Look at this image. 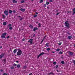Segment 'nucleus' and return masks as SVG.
<instances>
[{"instance_id": "1", "label": "nucleus", "mask_w": 75, "mask_h": 75, "mask_svg": "<svg viewBox=\"0 0 75 75\" xmlns=\"http://www.w3.org/2000/svg\"><path fill=\"white\" fill-rule=\"evenodd\" d=\"M65 26L68 29L70 28V27H69V24L68 23V21H67L65 22L64 23Z\"/></svg>"}, {"instance_id": "39", "label": "nucleus", "mask_w": 75, "mask_h": 75, "mask_svg": "<svg viewBox=\"0 0 75 75\" xmlns=\"http://www.w3.org/2000/svg\"><path fill=\"white\" fill-rule=\"evenodd\" d=\"M9 30H12V29H13V27H10L9 28Z\"/></svg>"}, {"instance_id": "61", "label": "nucleus", "mask_w": 75, "mask_h": 75, "mask_svg": "<svg viewBox=\"0 0 75 75\" xmlns=\"http://www.w3.org/2000/svg\"><path fill=\"white\" fill-rule=\"evenodd\" d=\"M57 72H59V71L58 70H57Z\"/></svg>"}, {"instance_id": "34", "label": "nucleus", "mask_w": 75, "mask_h": 75, "mask_svg": "<svg viewBox=\"0 0 75 75\" xmlns=\"http://www.w3.org/2000/svg\"><path fill=\"white\" fill-rule=\"evenodd\" d=\"M67 34H68V35H71V33H68V32H66Z\"/></svg>"}, {"instance_id": "29", "label": "nucleus", "mask_w": 75, "mask_h": 75, "mask_svg": "<svg viewBox=\"0 0 75 75\" xmlns=\"http://www.w3.org/2000/svg\"><path fill=\"white\" fill-rule=\"evenodd\" d=\"M17 65V64H16L15 63L13 65V66H14V67H16Z\"/></svg>"}, {"instance_id": "60", "label": "nucleus", "mask_w": 75, "mask_h": 75, "mask_svg": "<svg viewBox=\"0 0 75 75\" xmlns=\"http://www.w3.org/2000/svg\"><path fill=\"white\" fill-rule=\"evenodd\" d=\"M35 34L34 35H33V37H35Z\"/></svg>"}, {"instance_id": "46", "label": "nucleus", "mask_w": 75, "mask_h": 75, "mask_svg": "<svg viewBox=\"0 0 75 75\" xmlns=\"http://www.w3.org/2000/svg\"><path fill=\"white\" fill-rule=\"evenodd\" d=\"M12 12H13V13H15L16 12V11L15 10H13V11H12Z\"/></svg>"}, {"instance_id": "40", "label": "nucleus", "mask_w": 75, "mask_h": 75, "mask_svg": "<svg viewBox=\"0 0 75 75\" xmlns=\"http://www.w3.org/2000/svg\"><path fill=\"white\" fill-rule=\"evenodd\" d=\"M24 1L23 0L21 1V3H24Z\"/></svg>"}, {"instance_id": "6", "label": "nucleus", "mask_w": 75, "mask_h": 75, "mask_svg": "<svg viewBox=\"0 0 75 75\" xmlns=\"http://www.w3.org/2000/svg\"><path fill=\"white\" fill-rule=\"evenodd\" d=\"M4 13L6 15V16H8V11H4Z\"/></svg>"}, {"instance_id": "58", "label": "nucleus", "mask_w": 75, "mask_h": 75, "mask_svg": "<svg viewBox=\"0 0 75 75\" xmlns=\"http://www.w3.org/2000/svg\"><path fill=\"white\" fill-rule=\"evenodd\" d=\"M47 8H48V9H49V7L48 6H47Z\"/></svg>"}, {"instance_id": "17", "label": "nucleus", "mask_w": 75, "mask_h": 75, "mask_svg": "<svg viewBox=\"0 0 75 75\" xmlns=\"http://www.w3.org/2000/svg\"><path fill=\"white\" fill-rule=\"evenodd\" d=\"M44 1V0H41L40 1V3H43Z\"/></svg>"}, {"instance_id": "3", "label": "nucleus", "mask_w": 75, "mask_h": 75, "mask_svg": "<svg viewBox=\"0 0 75 75\" xmlns=\"http://www.w3.org/2000/svg\"><path fill=\"white\" fill-rule=\"evenodd\" d=\"M6 33H3L2 35H1V37L2 38H6V37L5 36L6 35Z\"/></svg>"}, {"instance_id": "50", "label": "nucleus", "mask_w": 75, "mask_h": 75, "mask_svg": "<svg viewBox=\"0 0 75 75\" xmlns=\"http://www.w3.org/2000/svg\"><path fill=\"white\" fill-rule=\"evenodd\" d=\"M22 40L23 41H25V39L24 38Z\"/></svg>"}, {"instance_id": "45", "label": "nucleus", "mask_w": 75, "mask_h": 75, "mask_svg": "<svg viewBox=\"0 0 75 75\" xmlns=\"http://www.w3.org/2000/svg\"><path fill=\"white\" fill-rule=\"evenodd\" d=\"M58 65H57L55 67L56 68H58Z\"/></svg>"}, {"instance_id": "33", "label": "nucleus", "mask_w": 75, "mask_h": 75, "mask_svg": "<svg viewBox=\"0 0 75 75\" xmlns=\"http://www.w3.org/2000/svg\"><path fill=\"white\" fill-rule=\"evenodd\" d=\"M59 54H62V52L60 51L59 52Z\"/></svg>"}, {"instance_id": "24", "label": "nucleus", "mask_w": 75, "mask_h": 75, "mask_svg": "<svg viewBox=\"0 0 75 75\" xmlns=\"http://www.w3.org/2000/svg\"><path fill=\"white\" fill-rule=\"evenodd\" d=\"M3 61H4V63H6V59H4L3 60Z\"/></svg>"}, {"instance_id": "14", "label": "nucleus", "mask_w": 75, "mask_h": 75, "mask_svg": "<svg viewBox=\"0 0 75 75\" xmlns=\"http://www.w3.org/2000/svg\"><path fill=\"white\" fill-rule=\"evenodd\" d=\"M7 24V23H6V22H4L3 23V25H6Z\"/></svg>"}, {"instance_id": "5", "label": "nucleus", "mask_w": 75, "mask_h": 75, "mask_svg": "<svg viewBox=\"0 0 75 75\" xmlns=\"http://www.w3.org/2000/svg\"><path fill=\"white\" fill-rule=\"evenodd\" d=\"M68 54L70 56H72V55L74 54V53H73V52L70 51L69 52Z\"/></svg>"}, {"instance_id": "2", "label": "nucleus", "mask_w": 75, "mask_h": 75, "mask_svg": "<svg viewBox=\"0 0 75 75\" xmlns=\"http://www.w3.org/2000/svg\"><path fill=\"white\" fill-rule=\"evenodd\" d=\"M17 50H18V52L17 53V55H18V56L21 55L22 54V51L21 50L20 48L18 49Z\"/></svg>"}, {"instance_id": "28", "label": "nucleus", "mask_w": 75, "mask_h": 75, "mask_svg": "<svg viewBox=\"0 0 75 75\" xmlns=\"http://www.w3.org/2000/svg\"><path fill=\"white\" fill-rule=\"evenodd\" d=\"M53 64L54 65H55L56 64H57V63L56 62H53Z\"/></svg>"}, {"instance_id": "8", "label": "nucleus", "mask_w": 75, "mask_h": 75, "mask_svg": "<svg viewBox=\"0 0 75 75\" xmlns=\"http://www.w3.org/2000/svg\"><path fill=\"white\" fill-rule=\"evenodd\" d=\"M4 54L3 53L2 54L0 55V58H2L4 57Z\"/></svg>"}, {"instance_id": "12", "label": "nucleus", "mask_w": 75, "mask_h": 75, "mask_svg": "<svg viewBox=\"0 0 75 75\" xmlns=\"http://www.w3.org/2000/svg\"><path fill=\"white\" fill-rule=\"evenodd\" d=\"M17 49H15L14 51H13V53H14V54H16V52H17Z\"/></svg>"}, {"instance_id": "20", "label": "nucleus", "mask_w": 75, "mask_h": 75, "mask_svg": "<svg viewBox=\"0 0 75 75\" xmlns=\"http://www.w3.org/2000/svg\"><path fill=\"white\" fill-rule=\"evenodd\" d=\"M17 68H19L20 67V65L18 64L17 65Z\"/></svg>"}, {"instance_id": "38", "label": "nucleus", "mask_w": 75, "mask_h": 75, "mask_svg": "<svg viewBox=\"0 0 75 75\" xmlns=\"http://www.w3.org/2000/svg\"><path fill=\"white\" fill-rule=\"evenodd\" d=\"M3 75H8V74L7 73H5L3 74Z\"/></svg>"}, {"instance_id": "25", "label": "nucleus", "mask_w": 75, "mask_h": 75, "mask_svg": "<svg viewBox=\"0 0 75 75\" xmlns=\"http://www.w3.org/2000/svg\"><path fill=\"white\" fill-rule=\"evenodd\" d=\"M73 63L74 65H75V60H73Z\"/></svg>"}, {"instance_id": "23", "label": "nucleus", "mask_w": 75, "mask_h": 75, "mask_svg": "<svg viewBox=\"0 0 75 75\" xmlns=\"http://www.w3.org/2000/svg\"><path fill=\"white\" fill-rule=\"evenodd\" d=\"M48 45H49V43H47L45 44V45L46 46V47H48Z\"/></svg>"}, {"instance_id": "47", "label": "nucleus", "mask_w": 75, "mask_h": 75, "mask_svg": "<svg viewBox=\"0 0 75 75\" xmlns=\"http://www.w3.org/2000/svg\"><path fill=\"white\" fill-rule=\"evenodd\" d=\"M59 13H60L59 12L57 13L56 14V16H58V14H59Z\"/></svg>"}, {"instance_id": "53", "label": "nucleus", "mask_w": 75, "mask_h": 75, "mask_svg": "<svg viewBox=\"0 0 75 75\" xmlns=\"http://www.w3.org/2000/svg\"><path fill=\"white\" fill-rule=\"evenodd\" d=\"M10 38V37L9 36H8L7 38Z\"/></svg>"}, {"instance_id": "10", "label": "nucleus", "mask_w": 75, "mask_h": 75, "mask_svg": "<svg viewBox=\"0 0 75 75\" xmlns=\"http://www.w3.org/2000/svg\"><path fill=\"white\" fill-rule=\"evenodd\" d=\"M73 13L72 14V15H74L75 14V7L74 8V9H73Z\"/></svg>"}, {"instance_id": "7", "label": "nucleus", "mask_w": 75, "mask_h": 75, "mask_svg": "<svg viewBox=\"0 0 75 75\" xmlns=\"http://www.w3.org/2000/svg\"><path fill=\"white\" fill-rule=\"evenodd\" d=\"M33 39H30L29 40V42H30V43L31 44H32L33 42Z\"/></svg>"}, {"instance_id": "26", "label": "nucleus", "mask_w": 75, "mask_h": 75, "mask_svg": "<svg viewBox=\"0 0 75 75\" xmlns=\"http://www.w3.org/2000/svg\"><path fill=\"white\" fill-rule=\"evenodd\" d=\"M50 48H47V51H50Z\"/></svg>"}, {"instance_id": "43", "label": "nucleus", "mask_w": 75, "mask_h": 75, "mask_svg": "<svg viewBox=\"0 0 75 75\" xmlns=\"http://www.w3.org/2000/svg\"><path fill=\"white\" fill-rule=\"evenodd\" d=\"M24 69H25L26 68H27V66H25L24 67Z\"/></svg>"}, {"instance_id": "44", "label": "nucleus", "mask_w": 75, "mask_h": 75, "mask_svg": "<svg viewBox=\"0 0 75 75\" xmlns=\"http://www.w3.org/2000/svg\"><path fill=\"white\" fill-rule=\"evenodd\" d=\"M44 7H46V4H45L44 5Z\"/></svg>"}, {"instance_id": "52", "label": "nucleus", "mask_w": 75, "mask_h": 75, "mask_svg": "<svg viewBox=\"0 0 75 75\" xmlns=\"http://www.w3.org/2000/svg\"><path fill=\"white\" fill-rule=\"evenodd\" d=\"M19 61H16V62H17V63H18V62H19Z\"/></svg>"}, {"instance_id": "48", "label": "nucleus", "mask_w": 75, "mask_h": 75, "mask_svg": "<svg viewBox=\"0 0 75 75\" xmlns=\"http://www.w3.org/2000/svg\"><path fill=\"white\" fill-rule=\"evenodd\" d=\"M44 39H43L41 41V42H42L43 41H44Z\"/></svg>"}, {"instance_id": "22", "label": "nucleus", "mask_w": 75, "mask_h": 75, "mask_svg": "<svg viewBox=\"0 0 75 75\" xmlns=\"http://www.w3.org/2000/svg\"><path fill=\"white\" fill-rule=\"evenodd\" d=\"M11 24H9L8 25L7 27H11Z\"/></svg>"}, {"instance_id": "27", "label": "nucleus", "mask_w": 75, "mask_h": 75, "mask_svg": "<svg viewBox=\"0 0 75 75\" xmlns=\"http://www.w3.org/2000/svg\"><path fill=\"white\" fill-rule=\"evenodd\" d=\"M60 50V49H57V50H56V51H59Z\"/></svg>"}, {"instance_id": "32", "label": "nucleus", "mask_w": 75, "mask_h": 75, "mask_svg": "<svg viewBox=\"0 0 75 75\" xmlns=\"http://www.w3.org/2000/svg\"><path fill=\"white\" fill-rule=\"evenodd\" d=\"M38 16V15H35L34 16V17L35 18V17H37V16Z\"/></svg>"}, {"instance_id": "13", "label": "nucleus", "mask_w": 75, "mask_h": 75, "mask_svg": "<svg viewBox=\"0 0 75 75\" xmlns=\"http://www.w3.org/2000/svg\"><path fill=\"white\" fill-rule=\"evenodd\" d=\"M29 27H30L31 29L32 30V29H33V26L32 25H29Z\"/></svg>"}, {"instance_id": "37", "label": "nucleus", "mask_w": 75, "mask_h": 75, "mask_svg": "<svg viewBox=\"0 0 75 75\" xmlns=\"http://www.w3.org/2000/svg\"><path fill=\"white\" fill-rule=\"evenodd\" d=\"M2 16L3 17V18L4 19L5 18V16H4V15H3Z\"/></svg>"}, {"instance_id": "30", "label": "nucleus", "mask_w": 75, "mask_h": 75, "mask_svg": "<svg viewBox=\"0 0 75 75\" xmlns=\"http://www.w3.org/2000/svg\"><path fill=\"white\" fill-rule=\"evenodd\" d=\"M38 25H39V27H41V23H39L38 24Z\"/></svg>"}, {"instance_id": "9", "label": "nucleus", "mask_w": 75, "mask_h": 75, "mask_svg": "<svg viewBox=\"0 0 75 75\" xmlns=\"http://www.w3.org/2000/svg\"><path fill=\"white\" fill-rule=\"evenodd\" d=\"M38 30V28L37 27H35L33 28V31H35V30Z\"/></svg>"}, {"instance_id": "51", "label": "nucleus", "mask_w": 75, "mask_h": 75, "mask_svg": "<svg viewBox=\"0 0 75 75\" xmlns=\"http://www.w3.org/2000/svg\"><path fill=\"white\" fill-rule=\"evenodd\" d=\"M45 37H46V36H45L44 37V38H43V39H44H44H45Z\"/></svg>"}, {"instance_id": "59", "label": "nucleus", "mask_w": 75, "mask_h": 75, "mask_svg": "<svg viewBox=\"0 0 75 75\" xmlns=\"http://www.w3.org/2000/svg\"><path fill=\"white\" fill-rule=\"evenodd\" d=\"M0 48H2V46H0Z\"/></svg>"}, {"instance_id": "21", "label": "nucleus", "mask_w": 75, "mask_h": 75, "mask_svg": "<svg viewBox=\"0 0 75 75\" xmlns=\"http://www.w3.org/2000/svg\"><path fill=\"white\" fill-rule=\"evenodd\" d=\"M9 13L10 14H11V13H12V11L11 10H9Z\"/></svg>"}, {"instance_id": "54", "label": "nucleus", "mask_w": 75, "mask_h": 75, "mask_svg": "<svg viewBox=\"0 0 75 75\" xmlns=\"http://www.w3.org/2000/svg\"><path fill=\"white\" fill-rule=\"evenodd\" d=\"M52 52L53 54H54V53H55V52Z\"/></svg>"}, {"instance_id": "62", "label": "nucleus", "mask_w": 75, "mask_h": 75, "mask_svg": "<svg viewBox=\"0 0 75 75\" xmlns=\"http://www.w3.org/2000/svg\"><path fill=\"white\" fill-rule=\"evenodd\" d=\"M36 23H38V22H37Z\"/></svg>"}, {"instance_id": "63", "label": "nucleus", "mask_w": 75, "mask_h": 75, "mask_svg": "<svg viewBox=\"0 0 75 75\" xmlns=\"http://www.w3.org/2000/svg\"><path fill=\"white\" fill-rule=\"evenodd\" d=\"M14 38L15 39L16 38V37H14Z\"/></svg>"}, {"instance_id": "31", "label": "nucleus", "mask_w": 75, "mask_h": 75, "mask_svg": "<svg viewBox=\"0 0 75 75\" xmlns=\"http://www.w3.org/2000/svg\"><path fill=\"white\" fill-rule=\"evenodd\" d=\"M14 68V67H12L11 68V69H13Z\"/></svg>"}, {"instance_id": "19", "label": "nucleus", "mask_w": 75, "mask_h": 75, "mask_svg": "<svg viewBox=\"0 0 75 75\" xmlns=\"http://www.w3.org/2000/svg\"><path fill=\"white\" fill-rule=\"evenodd\" d=\"M61 64H65V62H64V61H62L61 62Z\"/></svg>"}, {"instance_id": "18", "label": "nucleus", "mask_w": 75, "mask_h": 75, "mask_svg": "<svg viewBox=\"0 0 75 75\" xmlns=\"http://www.w3.org/2000/svg\"><path fill=\"white\" fill-rule=\"evenodd\" d=\"M13 3H17V1H16L13 0Z\"/></svg>"}, {"instance_id": "16", "label": "nucleus", "mask_w": 75, "mask_h": 75, "mask_svg": "<svg viewBox=\"0 0 75 75\" xmlns=\"http://www.w3.org/2000/svg\"><path fill=\"white\" fill-rule=\"evenodd\" d=\"M68 38L69 39H71L72 38V36H68Z\"/></svg>"}, {"instance_id": "42", "label": "nucleus", "mask_w": 75, "mask_h": 75, "mask_svg": "<svg viewBox=\"0 0 75 75\" xmlns=\"http://www.w3.org/2000/svg\"><path fill=\"white\" fill-rule=\"evenodd\" d=\"M49 2L50 3H51V2H52V0H50L49 1Z\"/></svg>"}, {"instance_id": "11", "label": "nucleus", "mask_w": 75, "mask_h": 75, "mask_svg": "<svg viewBox=\"0 0 75 75\" xmlns=\"http://www.w3.org/2000/svg\"><path fill=\"white\" fill-rule=\"evenodd\" d=\"M20 10L21 11H23V12L25 11V9H23V8H21L20 9Z\"/></svg>"}, {"instance_id": "49", "label": "nucleus", "mask_w": 75, "mask_h": 75, "mask_svg": "<svg viewBox=\"0 0 75 75\" xmlns=\"http://www.w3.org/2000/svg\"><path fill=\"white\" fill-rule=\"evenodd\" d=\"M23 19L22 18H21L20 19V21H21V20H23Z\"/></svg>"}, {"instance_id": "35", "label": "nucleus", "mask_w": 75, "mask_h": 75, "mask_svg": "<svg viewBox=\"0 0 75 75\" xmlns=\"http://www.w3.org/2000/svg\"><path fill=\"white\" fill-rule=\"evenodd\" d=\"M61 44H62V42H59V44H58L59 45H61Z\"/></svg>"}, {"instance_id": "15", "label": "nucleus", "mask_w": 75, "mask_h": 75, "mask_svg": "<svg viewBox=\"0 0 75 75\" xmlns=\"http://www.w3.org/2000/svg\"><path fill=\"white\" fill-rule=\"evenodd\" d=\"M49 75H51V74H52L53 75H54V73L51 72L50 73H48Z\"/></svg>"}, {"instance_id": "56", "label": "nucleus", "mask_w": 75, "mask_h": 75, "mask_svg": "<svg viewBox=\"0 0 75 75\" xmlns=\"http://www.w3.org/2000/svg\"><path fill=\"white\" fill-rule=\"evenodd\" d=\"M56 12H58V10H57L56 11Z\"/></svg>"}, {"instance_id": "36", "label": "nucleus", "mask_w": 75, "mask_h": 75, "mask_svg": "<svg viewBox=\"0 0 75 75\" xmlns=\"http://www.w3.org/2000/svg\"><path fill=\"white\" fill-rule=\"evenodd\" d=\"M50 4V3H49V2H47V1L46 2L47 5H48V4Z\"/></svg>"}, {"instance_id": "55", "label": "nucleus", "mask_w": 75, "mask_h": 75, "mask_svg": "<svg viewBox=\"0 0 75 75\" xmlns=\"http://www.w3.org/2000/svg\"><path fill=\"white\" fill-rule=\"evenodd\" d=\"M35 14H38V12H36Z\"/></svg>"}, {"instance_id": "64", "label": "nucleus", "mask_w": 75, "mask_h": 75, "mask_svg": "<svg viewBox=\"0 0 75 75\" xmlns=\"http://www.w3.org/2000/svg\"><path fill=\"white\" fill-rule=\"evenodd\" d=\"M74 47H75V44H74Z\"/></svg>"}, {"instance_id": "4", "label": "nucleus", "mask_w": 75, "mask_h": 75, "mask_svg": "<svg viewBox=\"0 0 75 75\" xmlns=\"http://www.w3.org/2000/svg\"><path fill=\"white\" fill-rule=\"evenodd\" d=\"M44 54H45V53L42 52V53H41L38 56V58H39L40 56H41V55H44Z\"/></svg>"}, {"instance_id": "41", "label": "nucleus", "mask_w": 75, "mask_h": 75, "mask_svg": "<svg viewBox=\"0 0 75 75\" xmlns=\"http://www.w3.org/2000/svg\"><path fill=\"white\" fill-rule=\"evenodd\" d=\"M0 71L1 72H3V69H1V70Z\"/></svg>"}, {"instance_id": "57", "label": "nucleus", "mask_w": 75, "mask_h": 75, "mask_svg": "<svg viewBox=\"0 0 75 75\" xmlns=\"http://www.w3.org/2000/svg\"><path fill=\"white\" fill-rule=\"evenodd\" d=\"M18 17H20L21 18V16H18Z\"/></svg>"}]
</instances>
